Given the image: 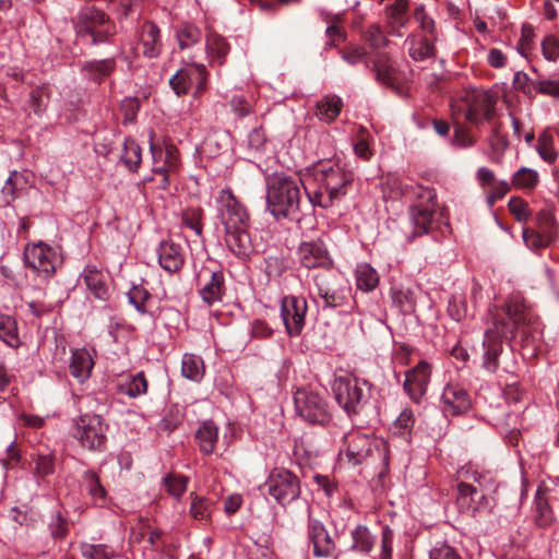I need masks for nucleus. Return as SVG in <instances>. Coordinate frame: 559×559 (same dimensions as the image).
<instances>
[{
    "instance_id": "nucleus-1",
    "label": "nucleus",
    "mask_w": 559,
    "mask_h": 559,
    "mask_svg": "<svg viewBox=\"0 0 559 559\" xmlns=\"http://www.w3.org/2000/svg\"><path fill=\"white\" fill-rule=\"evenodd\" d=\"M489 314L492 328L486 330L483 340V367L487 371L495 372L498 369L504 340L520 336L524 348L536 350L542 338V324L520 294L510 296L501 308L496 306L490 309Z\"/></svg>"
},
{
    "instance_id": "nucleus-2",
    "label": "nucleus",
    "mask_w": 559,
    "mask_h": 559,
    "mask_svg": "<svg viewBox=\"0 0 559 559\" xmlns=\"http://www.w3.org/2000/svg\"><path fill=\"white\" fill-rule=\"evenodd\" d=\"M311 176L318 183V188L310 191L305 186V190L313 205L324 209L345 197L347 187L353 182L352 173L345 171L338 164L332 162L317 164L311 170Z\"/></svg>"
},
{
    "instance_id": "nucleus-3",
    "label": "nucleus",
    "mask_w": 559,
    "mask_h": 559,
    "mask_svg": "<svg viewBox=\"0 0 559 559\" xmlns=\"http://www.w3.org/2000/svg\"><path fill=\"white\" fill-rule=\"evenodd\" d=\"M299 183L297 179L283 174L267 177L266 204L276 218H296L300 205Z\"/></svg>"
},
{
    "instance_id": "nucleus-4",
    "label": "nucleus",
    "mask_w": 559,
    "mask_h": 559,
    "mask_svg": "<svg viewBox=\"0 0 559 559\" xmlns=\"http://www.w3.org/2000/svg\"><path fill=\"white\" fill-rule=\"evenodd\" d=\"M495 104V98L488 92L468 88L457 102L451 104V116H463L466 122L479 128L484 120H491L496 110Z\"/></svg>"
},
{
    "instance_id": "nucleus-5",
    "label": "nucleus",
    "mask_w": 559,
    "mask_h": 559,
    "mask_svg": "<svg viewBox=\"0 0 559 559\" xmlns=\"http://www.w3.org/2000/svg\"><path fill=\"white\" fill-rule=\"evenodd\" d=\"M364 38L370 48L376 51L372 58V63L377 80L392 88H395L399 94H404L403 88L395 86V70L390 62L389 57L379 51L389 43L380 26L376 24L370 25L364 33Z\"/></svg>"
},
{
    "instance_id": "nucleus-6",
    "label": "nucleus",
    "mask_w": 559,
    "mask_h": 559,
    "mask_svg": "<svg viewBox=\"0 0 559 559\" xmlns=\"http://www.w3.org/2000/svg\"><path fill=\"white\" fill-rule=\"evenodd\" d=\"M75 29L80 36H90L93 45L110 43L117 33L115 22L100 10H87L81 14Z\"/></svg>"
},
{
    "instance_id": "nucleus-7",
    "label": "nucleus",
    "mask_w": 559,
    "mask_h": 559,
    "mask_svg": "<svg viewBox=\"0 0 559 559\" xmlns=\"http://www.w3.org/2000/svg\"><path fill=\"white\" fill-rule=\"evenodd\" d=\"M335 400L345 412L358 414L367 402L369 388L367 381L340 377L333 383Z\"/></svg>"
},
{
    "instance_id": "nucleus-8",
    "label": "nucleus",
    "mask_w": 559,
    "mask_h": 559,
    "mask_svg": "<svg viewBox=\"0 0 559 559\" xmlns=\"http://www.w3.org/2000/svg\"><path fill=\"white\" fill-rule=\"evenodd\" d=\"M106 428L97 414H82L74 420L73 437L90 451H102L106 444Z\"/></svg>"
},
{
    "instance_id": "nucleus-9",
    "label": "nucleus",
    "mask_w": 559,
    "mask_h": 559,
    "mask_svg": "<svg viewBox=\"0 0 559 559\" xmlns=\"http://www.w3.org/2000/svg\"><path fill=\"white\" fill-rule=\"evenodd\" d=\"M346 448L344 453L348 459V462L353 465H358L367 461L368 457H372L378 454L382 459L383 464L388 465V445L383 441H373L369 437L354 432L345 438Z\"/></svg>"
},
{
    "instance_id": "nucleus-10",
    "label": "nucleus",
    "mask_w": 559,
    "mask_h": 559,
    "mask_svg": "<svg viewBox=\"0 0 559 559\" xmlns=\"http://www.w3.org/2000/svg\"><path fill=\"white\" fill-rule=\"evenodd\" d=\"M263 487L281 504L296 500L300 495V481L290 471L284 468L273 469Z\"/></svg>"
},
{
    "instance_id": "nucleus-11",
    "label": "nucleus",
    "mask_w": 559,
    "mask_h": 559,
    "mask_svg": "<svg viewBox=\"0 0 559 559\" xmlns=\"http://www.w3.org/2000/svg\"><path fill=\"white\" fill-rule=\"evenodd\" d=\"M23 259L26 266L33 269L43 277H50L57 270V253L44 242L26 246Z\"/></svg>"
},
{
    "instance_id": "nucleus-12",
    "label": "nucleus",
    "mask_w": 559,
    "mask_h": 559,
    "mask_svg": "<svg viewBox=\"0 0 559 559\" xmlns=\"http://www.w3.org/2000/svg\"><path fill=\"white\" fill-rule=\"evenodd\" d=\"M294 401L296 411L305 420L320 425L330 420L328 405L318 393L298 390Z\"/></svg>"
},
{
    "instance_id": "nucleus-13",
    "label": "nucleus",
    "mask_w": 559,
    "mask_h": 559,
    "mask_svg": "<svg viewBox=\"0 0 559 559\" xmlns=\"http://www.w3.org/2000/svg\"><path fill=\"white\" fill-rule=\"evenodd\" d=\"M219 221L224 229L248 228L249 216L230 190L224 189L218 197Z\"/></svg>"
},
{
    "instance_id": "nucleus-14",
    "label": "nucleus",
    "mask_w": 559,
    "mask_h": 559,
    "mask_svg": "<svg viewBox=\"0 0 559 559\" xmlns=\"http://www.w3.org/2000/svg\"><path fill=\"white\" fill-rule=\"evenodd\" d=\"M421 201L427 200L430 204L426 207L421 206V236L432 234L437 238L436 233L444 234L449 230V225L444 222L443 209L435 202L436 193L429 188L421 186Z\"/></svg>"
},
{
    "instance_id": "nucleus-15",
    "label": "nucleus",
    "mask_w": 559,
    "mask_h": 559,
    "mask_svg": "<svg viewBox=\"0 0 559 559\" xmlns=\"http://www.w3.org/2000/svg\"><path fill=\"white\" fill-rule=\"evenodd\" d=\"M307 308V301L305 298L286 296L282 299L281 316L286 331L290 336H297L300 334L305 325Z\"/></svg>"
},
{
    "instance_id": "nucleus-16",
    "label": "nucleus",
    "mask_w": 559,
    "mask_h": 559,
    "mask_svg": "<svg viewBox=\"0 0 559 559\" xmlns=\"http://www.w3.org/2000/svg\"><path fill=\"white\" fill-rule=\"evenodd\" d=\"M199 294L209 306L222 300L225 292V280L221 271L202 270L198 274Z\"/></svg>"
},
{
    "instance_id": "nucleus-17",
    "label": "nucleus",
    "mask_w": 559,
    "mask_h": 559,
    "mask_svg": "<svg viewBox=\"0 0 559 559\" xmlns=\"http://www.w3.org/2000/svg\"><path fill=\"white\" fill-rule=\"evenodd\" d=\"M456 503L462 513L473 515L484 508H487L488 500L483 490L461 481L457 484Z\"/></svg>"
},
{
    "instance_id": "nucleus-18",
    "label": "nucleus",
    "mask_w": 559,
    "mask_h": 559,
    "mask_svg": "<svg viewBox=\"0 0 559 559\" xmlns=\"http://www.w3.org/2000/svg\"><path fill=\"white\" fill-rule=\"evenodd\" d=\"M298 259L307 269H330L333 261L321 241L302 242L298 248Z\"/></svg>"
},
{
    "instance_id": "nucleus-19",
    "label": "nucleus",
    "mask_w": 559,
    "mask_h": 559,
    "mask_svg": "<svg viewBox=\"0 0 559 559\" xmlns=\"http://www.w3.org/2000/svg\"><path fill=\"white\" fill-rule=\"evenodd\" d=\"M308 536L313 545L316 557H330L335 550V542L324 525L318 520H309Z\"/></svg>"
},
{
    "instance_id": "nucleus-20",
    "label": "nucleus",
    "mask_w": 559,
    "mask_h": 559,
    "mask_svg": "<svg viewBox=\"0 0 559 559\" xmlns=\"http://www.w3.org/2000/svg\"><path fill=\"white\" fill-rule=\"evenodd\" d=\"M445 415H460L471 407V400L466 390L459 385H448L442 394Z\"/></svg>"
},
{
    "instance_id": "nucleus-21",
    "label": "nucleus",
    "mask_w": 559,
    "mask_h": 559,
    "mask_svg": "<svg viewBox=\"0 0 559 559\" xmlns=\"http://www.w3.org/2000/svg\"><path fill=\"white\" fill-rule=\"evenodd\" d=\"M248 228H233L225 230V242L227 248L239 259L246 260L253 252L251 238Z\"/></svg>"
},
{
    "instance_id": "nucleus-22",
    "label": "nucleus",
    "mask_w": 559,
    "mask_h": 559,
    "mask_svg": "<svg viewBox=\"0 0 559 559\" xmlns=\"http://www.w3.org/2000/svg\"><path fill=\"white\" fill-rule=\"evenodd\" d=\"M139 39L143 46V55L147 58L157 57L160 52V32L156 24L146 21L141 26Z\"/></svg>"
},
{
    "instance_id": "nucleus-23",
    "label": "nucleus",
    "mask_w": 559,
    "mask_h": 559,
    "mask_svg": "<svg viewBox=\"0 0 559 559\" xmlns=\"http://www.w3.org/2000/svg\"><path fill=\"white\" fill-rule=\"evenodd\" d=\"M82 278L87 289L100 300L108 298L107 276L95 267H86Z\"/></svg>"
},
{
    "instance_id": "nucleus-24",
    "label": "nucleus",
    "mask_w": 559,
    "mask_h": 559,
    "mask_svg": "<svg viewBox=\"0 0 559 559\" xmlns=\"http://www.w3.org/2000/svg\"><path fill=\"white\" fill-rule=\"evenodd\" d=\"M94 366L93 359L86 349H76L72 354L70 364V373L83 383L90 378L92 368Z\"/></svg>"
},
{
    "instance_id": "nucleus-25",
    "label": "nucleus",
    "mask_w": 559,
    "mask_h": 559,
    "mask_svg": "<svg viewBox=\"0 0 559 559\" xmlns=\"http://www.w3.org/2000/svg\"><path fill=\"white\" fill-rule=\"evenodd\" d=\"M158 261L160 266L169 272L175 273L183 265V258L179 248L169 242H163L159 247Z\"/></svg>"
},
{
    "instance_id": "nucleus-26",
    "label": "nucleus",
    "mask_w": 559,
    "mask_h": 559,
    "mask_svg": "<svg viewBox=\"0 0 559 559\" xmlns=\"http://www.w3.org/2000/svg\"><path fill=\"white\" fill-rule=\"evenodd\" d=\"M200 450L204 454H212L218 439V428L212 420L204 421L195 432Z\"/></svg>"
},
{
    "instance_id": "nucleus-27",
    "label": "nucleus",
    "mask_w": 559,
    "mask_h": 559,
    "mask_svg": "<svg viewBox=\"0 0 559 559\" xmlns=\"http://www.w3.org/2000/svg\"><path fill=\"white\" fill-rule=\"evenodd\" d=\"M421 60L425 57H433L436 55L435 41V23L421 12Z\"/></svg>"
},
{
    "instance_id": "nucleus-28",
    "label": "nucleus",
    "mask_w": 559,
    "mask_h": 559,
    "mask_svg": "<svg viewBox=\"0 0 559 559\" xmlns=\"http://www.w3.org/2000/svg\"><path fill=\"white\" fill-rule=\"evenodd\" d=\"M343 102L337 96H326L317 105V116L326 122L333 121L341 112Z\"/></svg>"
},
{
    "instance_id": "nucleus-29",
    "label": "nucleus",
    "mask_w": 559,
    "mask_h": 559,
    "mask_svg": "<svg viewBox=\"0 0 559 559\" xmlns=\"http://www.w3.org/2000/svg\"><path fill=\"white\" fill-rule=\"evenodd\" d=\"M534 523L538 527H547L554 522V513L547 499L538 490L535 497V510L533 515Z\"/></svg>"
},
{
    "instance_id": "nucleus-30",
    "label": "nucleus",
    "mask_w": 559,
    "mask_h": 559,
    "mask_svg": "<svg viewBox=\"0 0 559 559\" xmlns=\"http://www.w3.org/2000/svg\"><path fill=\"white\" fill-rule=\"evenodd\" d=\"M357 287L365 292L374 289L379 283V277L374 269L369 264H360L356 269Z\"/></svg>"
},
{
    "instance_id": "nucleus-31",
    "label": "nucleus",
    "mask_w": 559,
    "mask_h": 559,
    "mask_svg": "<svg viewBox=\"0 0 559 559\" xmlns=\"http://www.w3.org/2000/svg\"><path fill=\"white\" fill-rule=\"evenodd\" d=\"M537 230L546 235L547 239H556L557 222L551 209H543L536 215Z\"/></svg>"
},
{
    "instance_id": "nucleus-32",
    "label": "nucleus",
    "mask_w": 559,
    "mask_h": 559,
    "mask_svg": "<svg viewBox=\"0 0 559 559\" xmlns=\"http://www.w3.org/2000/svg\"><path fill=\"white\" fill-rule=\"evenodd\" d=\"M0 338L11 347L20 344L16 321L8 314H0Z\"/></svg>"
},
{
    "instance_id": "nucleus-33",
    "label": "nucleus",
    "mask_w": 559,
    "mask_h": 559,
    "mask_svg": "<svg viewBox=\"0 0 559 559\" xmlns=\"http://www.w3.org/2000/svg\"><path fill=\"white\" fill-rule=\"evenodd\" d=\"M114 59L94 60L88 61L83 66V70L87 73L90 79L99 81L102 78L109 75L115 69Z\"/></svg>"
},
{
    "instance_id": "nucleus-34",
    "label": "nucleus",
    "mask_w": 559,
    "mask_h": 559,
    "mask_svg": "<svg viewBox=\"0 0 559 559\" xmlns=\"http://www.w3.org/2000/svg\"><path fill=\"white\" fill-rule=\"evenodd\" d=\"M181 371L182 376L190 380H201L204 373V366L202 359L192 354H186L182 358Z\"/></svg>"
},
{
    "instance_id": "nucleus-35",
    "label": "nucleus",
    "mask_w": 559,
    "mask_h": 559,
    "mask_svg": "<svg viewBox=\"0 0 559 559\" xmlns=\"http://www.w3.org/2000/svg\"><path fill=\"white\" fill-rule=\"evenodd\" d=\"M50 100L49 87L47 85L37 86L29 94V108L36 116H41Z\"/></svg>"
},
{
    "instance_id": "nucleus-36",
    "label": "nucleus",
    "mask_w": 559,
    "mask_h": 559,
    "mask_svg": "<svg viewBox=\"0 0 559 559\" xmlns=\"http://www.w3.org/2000/svg\"><path fill=\"white\" fill-rule=\"evenodd\" d=\"M207 53L217 60L219 64L224 62V58L229 52V45L226 39L217 34H210L206 38Z\"/></svg>"
},
{
    "instance_id": "nucleus-37",
    "label": "nucleus",
    "mask_w": 559,
    "mask_h": 559,
    "mask_svg": "<svg viewBox=\"0 0 559 559\" xmlns=\"http://www.w3.org/2000/svg\"><path fill=\"white\" fill-rule=\"evenodd\" d=\"M169 84L178 96L186 94L193 85V66L178 70L169 80Z\"/></svg>"
},
{
    "instance_id": "nucleus-38",
    "label": "nucleus",
    "mask_w": 559,
    "mask_h": 559,
    "mask_svg": "<svg viewBox=\"0 0 559 559\" xmlns=\"http://www.w3.org/2000/svg\"><path fill=\"white\" fill-rule=\"evenodd\" d=\"M318 296L324 301L325 307L336 308L342 307L347 302V296L343 290L331 289L324 287L316 280Z\"/></svg>"
},
{
    "instance_id": "nucleus-39",
    "label": "nucleus",
    "mask_w": 559,
    "mask_h": 559,
    "mask_svg": "<svg viewBox=\"0 0 559 559\" xmlns=\"http://www.w3.org/2000/svg\"><path fill=\"white\" fill-rule=\"evenodd\" d=\"M452 120L454 124L452 144L462 148L473 146L476 141L471 134L469 128L466 127L457 116L452 118Z\"/></svg>"
},
{
    "instance_id": "nucleus-40",
    "label": "nucleus",
    "mask_w": 559,
    "mask_h": 559,
    "mask_svg": "<svg viewBox=\"0 0 559 559\" xmlns=\"http://www.w3.org/2000/svg\"><path fill=\"white\" fill-rule=\"evenodd\" d=\"M120 391L130 397H136L147 391V381L144 372H139L131 377L127 382L119 384Z\"/></svg>"
},
{
    "instance_id": "nucleus-41",
    "label": "nucleus",
    "mask_w": 559,
    "mask_h": 559,
    "mask_svg": "<svg viewBox=\"0 0 559 559\" xmlns=\"http://www.w3.org/2000/svg\"><path fill=\"white\" fill-rule=\"evenodd\" d=\"M121 160L130 170H136L141 163V147L131 139H127L123 143V153Z\"/></svg>"
},
{
    "instance_id": "nucleus-42",
    "label": "nucleus",
    "mask_w": 559,
    "mask_h": 559,
    "mask_svg": "<svg viewBox=\"0 0 559 559\" xmlns=\"http://www.w3.org/2000/svg\"><path fill=\"white\" fill-rule=\"evenodd\" d=\"M523 241L533 251H538L550 246L555 240L547 239L546 235L537 229L525 227L523 229Z\"/></svg>"
},
{
    "instance_id": "nucleus-43",
    "label": "nucleus",
    "mask_w": 559,
    "mask_h": 559,
    "mask_svg": "<svg viewBox=\"0 0 559 559\" xmlns=\"http://www.w3.org/2000/svg\"><path fill=\"white\" fill-rule=\"evenodd\" d=\"M538 174L534 169L522 167L512 177V183L520 189H534L538 183Z\"/></svg>"
},
{
    "instance_id": "nucleus-44",
    "label": "nucleus",
    "mask_w": 559,
    "mask_h": 559,
    "mask_svg": "<svg viewBox=\"0 0 559 559\" xmlns=\"http://www.w3.org/2000/svg\"><path fill=\"white\" fill-rule=\"evenodd\" d=\"M490 124V139L493 150H504L508 146L507 135L502 130V122L495 112L491 120H486Z\"/></svg>"
},
{
    "instance_id": "nucleus-45",
    "label": "nucleus",
    "mask_w": 559,
    "mask_h": 559,
    "mask_svg": "<svg viewBox=\"0 0 559 559\" xmlns=\"http://www.w3.org/2000/svg\"><path fill=\"white\" fill-rule=\"evenodd\" d=\"M403 388L414 402H419V362L405 372Z\"/></svg>"
},
{
    "instance_id": "nucleus-46",
    "label": "nucleus",
    "mask_w": 559,
    "mask_h": 559,
    "mask_svg": "<svg viewBox=\"0 0 559 559\" xmlns=\"http://www.w3.org/2000/svg\"><path fill=\"white\" fill-rule=\"evenodd\" d=\"M353 549L360 552H369L373 546V538L365 526H358L353 531Z\"/></svg>"
},
{
    "instance_id": "nucleus-47",
    "label": "nucleus",
    "mask_w": 559,
    "mask_h": 559,
    "mask_svg": "<svg viewBox=\"0 0 559 559\" xmlns=\"http://www.w3.org/2000/svg\"><path fill=\"white\" fill-rule=\"evenodd\" d=\"M83 484L93 499H104L106 497V490L95 472L86 471L83 475Z\"/></svg>"
},
{
    "instance_id": "nucleus-48",
    "label": "nucleus",
    "mask_w": 559,
    "mask_h": 559,
    "mask_svg": "<svg viewBox=\"0 0 559 559\" xmlns=\"http://www.w3.org/2000/svg\"><path fill=\"white\" fill-rule=\"evenodd\" d=\"M164 155H165V158H164L165 166L153 167V171L155 174H160L163 176L162 187L165 189L169 185L168 177H167L166 173L176 167V163H177L176 148L174 146H167Z\"/></svg>"
},
{
    "instance_id": "nucleus-49",
    "label": "nucleus",
    "mask_w": 559,
    "mask_h": 559,
    "mask_svg": "<svg viewBox=\"0 0 559 559\" xmlns=\"http://www.w3.org/2000/svg\"><path fill=\"white\" fill-rule=\"evenodd\" d=\"M179 47L186 49L201 39V31L193 25H185L177 32Z\"/></svg>"
},
{
    "instance_id": "nucleus-50",
    "label": "nucleus",
    "mask_w": 559,
    "mask_h": 559,
    "mask_svg": "<svg viewBox=\"0 0 559 559\" xmlns=\"http://www.w3.org/2000/svg\"><path fill=\"white\" fill-rule=\"evenodd\" d=\"M537 152L545 162L552 163L557 158V153L554 148V139L549 133L544 132L539 135Z\"/></svg>"
},
{
    "instance_id": "nucleus-51",
    "label": "nucleus",
    "mask_w": 559,
    "mask_h": 559,
    "mask_svg": "<svg viewBox=\"0 0 559 559\" xmlns=\"http://www.w3.org/2000/svg\"><path fill=\"white\" fill-rule=\"evenodd\" d=\"M508 207L510 213L520 223H525L531 215L528 204L521 198H511L509 200Z\"/></svg>"
},
{
    "instance_id": "nucleus-52",
    "label": "nucleus",
    "mask_w": 559,
    "mask_h": 559,
    "mask_svg": "<svg viewBox=\"0 0 559 559\" xmlns=\"http://www.w3.org/2000/svg\"><path fill=\"white\" fill-rule=\"evenodd\" d=\"M531 85L536 92L543 95H548L551 97L559 96V78L555 80L532 81Z\"/></svg>"
},
{
    "instance_id": "nucleus-53",
    "label": "nucleus",
    "mask_w": 559,
    "mask_h": 559,
    "mask_svg": "<svg viewBox=\"0 0 559 559\" xmlns=\"http://www.w3.org/2000/svg\"><path fill=\"white\" fill-rule=\"evenodd\" d=\"M187 480L183 476L169 474L165 478V486L171 496L180 497L186 491Z\"/></svg>"
},
{
    "instance_id": "nucleus-54",
    "label": "nucleus",
    "mask_w": 559,
    "mask_h": 559,
    "mask_svg": "<svg viewBox=\"0 0 559 559\" xmlns=\"http://www.w3.org/2000/svg\"><path fill=\"white\" fill-rule=\"evenodd\" d=\"M81 551L85 559H109L112 555L108 548L103 545L83 544Z\"/></svg>"
},
{
    "instance_id": "nucleus-55",
    "label": "nucleus",
    "mask_w": 559,
    "mask_h": 559,
    "mask_svg": "<svg viewBox=\"0 0 559 559\" xmlns=\"http://www.w3.org/2000/svg\"><path fill=\"white\" fill-rule=\"evenodd\" d=\"M203 211L200 207L189 209L182 216L183 224L195 231L197 235H201L202 233V226H201V218H202Z\"/></svg>"
},
{
    "instance_id": "nucleus-56",
    "label": "nucleus",
    "mask_w": 559,
    "mask_h": 559,
    "mask_svg": "<svg viewBox=\"0 0 559 559\" xmlns=\"http://www.w3.org/2000/svg\"><path fill=\"white\" fill-rule=\"evenodd\" d=\"M448 311L455 321H461L466 316V304L462 295H454L449 301Z\"/></svg>"
},
{
    "instance_id": "nucleus-57",
    "label": "nucleus",
    "mask_w": 559,
    "mask_h": 559,
    "mask_svg": "<svg viewBox=\"0 0 559 559\" xmlns=\"http://www.w3.org/2000/svg\"><path fill=\"white\" fill-rule=\"evenodd\" d=\"M191 497H192V502H191L190 512H191L192 516L194 519L201 520V521L206 520L209 516L210 502L204 498L193 496V493H191Z\"/></svg>"
},
{
    "instance_id": "nucleus-58",
    "label": "nucleus",
    "mask_w": 559,
    "mask_h": 559,
    "mask_svg": "<svg viewBox=\"0 0 559 559\" xmlns=\"http://www.w3.org/2000/svg\"><path fill=\"white\" fill-rule=\"evenodd\" d=\"M415 424V417L411 409L405 408L401 412L400 416L395 420V428L400 435H406L411 431Z\"/></svg>"
},
{
    "instance_id": "nucleus-59",
    "label": "nucleus",
    "mask_w": 559,
    "mask_h": 559,
    "mask_svg": "<svg viewBox=\"0 0 559 559\" xmlns=\"http://www.w3.org/2000/svg\"><path fill=\"white\" fill-rule=\"evenodd\" d=\"M544 57L549 61H556L559 57V39L555 36H547L542 43Z\"/></svg>"
},
{
    "instance_id": "nucleus-60",
    "label": "nucleus",
    "mask_w": 559,
    "mask_h": 559,
    "mask_svg": "<svg viewBox=\"0 0 559 559\" xmlns=\"http://www.w3.org/2000/svg\"><path fill=\"white\" fill-rule=\"evenodd\" d=\"M148 297H150V294L142 287L134 286L128 293V298H129L130 304H132L135 307V309L142 313L145 312L144 304Z\"/></svg>"
},
{
    "instance_id": "nucleus-61",
    "label": "nucleus",
    "mask_w": 559,
    "mask_h": 559,
    "mask_svg": "<svg viewBox=\"0 0 559 559\" xmlns=\"http://www.w3.org/2000/svg\"><path fill=\"white\" fill-rule=\"evenodd\" d=\"M207 72L202 63L193 64V84H195V95L202 94L206 90Z\"/></svg>"
},
{
    "instance_id": "nucleus-62",
    "label": "nucleus",
    "mask_w": 559,
    "mask_h": 559,
    "mask_svg": "<svg viewBox=\"0 0 559 559\" xmlns=\"http://www.w3.org/2000/svg\"><path fill=\"white\" fill-rule=\"evenodd\" d=\"M50 534L53 538H63L68 533L67 519L58 512L49 524Z\"/></svg>"
},
{
    "instance_id": "nucleus-63",
    "label": "nucleus",
    "mask_w": 559,
    "mask_h": 559,
    "mask_svg": "<svg viewBox=\"0 0 559 559\" xmlns=\"http://www.w3.org/2000/svg\"><path fill=\"white\" fill-rule=\"evenodd\" d=\"M23 183L22 176L14 171L5 181L2 187V193L4 197L10 198V200H14L16 197V191L19 190V186Z\"/></svg>"
},
{
    "instance_id": "nucleus-64",
    "label": "nucleus",
    "mask_w": 559,
    "mask_h": 559,
    "mask_svg": "<svg viewBox=\"0 0 559 559\" xmlns=\"http://www.w3.org/2000/svg\"><path fill=\"white\" fill-rule=\"evenodd\" d=\"M429 559H462L449 545L442 544L429 552Z\"/></svg>"
}]
</instances>
